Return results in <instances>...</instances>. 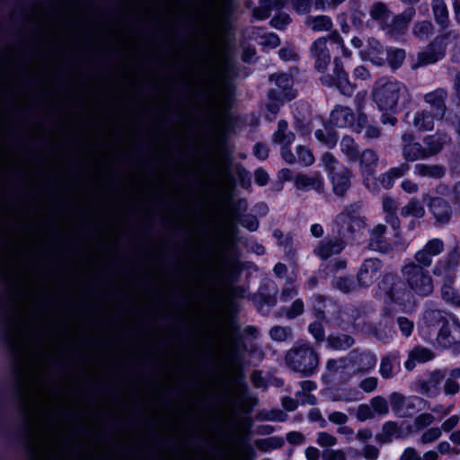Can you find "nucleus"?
I'll list each match as a JSON object with an SVG mask.
<instances>
[{
  "mask_svg": "<svg viewBox=\"0 0 460 460\" xmlns=\"http://www.w3.org/2000/svg\"><path fill=\"white\" fill-rule=\"evenodd\" d=\"M449 141L447 135H427L418 140L412 134L402 136V153L408 162L423 161L438 155Z\"/></svg>",
  "mask_w": 460,
  "mask_h": 460,
  "instance_id": "obj_1",
  "label": "nucleus"
},
{
  "mask_svg": "<svg viewBox=\"0 0 460 460\" xmlns=\"http://www.w3.org/2000/svg\"><path fill=\"white\" fill-rule=\"evenodd\" d=\"M285 358L291 369L305 376L312 375L319 365V355L309 344L293 347L287 352Z\"/></svg>",
  "mask_w": 460,
  "mask_h": 460,
  "instance_id": "obj_2",
  "label": "nucleus"
},
{
  "mask_svg": "<svg viewBox=\"0 0 460 460\" xmlns=\"http://www.w3.org/2000/svg\"><path fill=\"white\" fill-rule=\"evenodd\" d=\"M414 261L402 268V275L411 290L419 296H429L433 292L434 284L429 271Z\"/></svg>",
  "mask_w": 460,
  "mask_h": 460,
  "instance_id": "obj_3",
  "label": "nucleus"
},
{
  "mask_svg": "<svg viewBox=\"0 0 460 460\" xmlns=\"http://www.w3.org/2000/svg\"><path fill=\"white\" fill-rule=\"evenodd\" d=\"M322 161L331 175L335 194L343 197L350 187L352 176L350 170L341 165L330 153H325L322 157Z\"/></svg>",
  "mask_w": 460,
  "mask_h": 460,
  "instance_id": "obj_4",
  "label": "nucleus"
},
{
  "mask_svg": "<svg viewBox=\"0 0 460 460\" xmlns=\"http://www.w3.org/2000/svg\"><path fill=\"white\" fill-rule=\"evenodd\" d=\"M402 95V86L395 82H388L376 88L373 96L379 108L384 111H393Z\"/></svg>",
  "mask_w": 460,
  "mask_h": 460,
  "instance_id": "obj_5",
  "label": "nucleus"
},
{
  "mask_svg": "<svg viewBox=\"0 0 460 460\" xmlns=\"http://www.w3.org/2000/svg\"><path fill=\"white\" fill-rule=\"evenodd\" d=\"M444 249L443 241L438 238H433L428 241L423 248L415 253L414 262L423 267H429L432 263V258L442 253Z\"/></svg>",
  "mask_w": 460,
  "mask_h": 460,
  "instance_id": "obj_6",
  "label": "nucleus"
},
{
  "mask_svg": "<svg viewBox=\"0 0 460 460\" xmlns=\"http://www.w3.org/2000/svg\"><path fill=\"white\" fill-rule=\"evenodd\" d=\"M382 261L378 259H367L361 265L358 273V283L361 287H369L381 275Z\"/></svg>",
  "mask_w": 460,
  "mask_h": 460,
  "instance_id": "obj_7",
  "label": "nucleus"
},
{
  "mask_svg": "<svg viewBox=\"0 0 460 460\" xmlns=\"http://www.w3.org/2000/svg\"><path fill=\"white\" fill-rule=\"evenodd\" d=\"M447 92L443 88H438L424 95L425 102L430 107L431 112L438 120L443 119L447 113Z\"/></svg>",
  "mask_w": 460,
  "mask_h": 460,
  "instance_id": "obj_8",
  "label": "nucleus"
},
{
  "mask_svg": "<svg viewBox=\"0 0 460 460\" xmlns=\"http://www.w3.org/2000/svg\"><path fill=\"white\" fill-rule=\"evenodd\" d=\"M438 343L449 349L460 344V323L457 322L444 323L437 337Z\"/></svg>",
  "mask_w": 460,
  "mask_h": 460,
  "instance_id": "obj_9",
  "label": "nucleus"
},
{
  "mask_svg": "<svg viewBox=\"0 0 460 460\" xmlns=\"http://www.w3.org/2000/svg\"><path fill=\"white\" fill-rule=\"evenodd\" d=\"M445 54L443 40L436 38L425 50L418 55V61L415 67L429 65L437 62Z\"/></svg>",
  "mask_w": 460,
  "mask_h": 460,
  "instance_id": "obj_10",
  "label": "nucleus"
},
{
  "mask_svg": "<svg viewBox=\"0 0 460 460\" xmlns=\"http://www.w3.org/2000/svg\"><path fill=\"white\" fill-rule=\"evenodd\" d=\"M429 207L438 224H447L453 215L448 201L439 197H428Z\"/></svg>",
  "mask_w": 460,
  "mask_h": 460,
  "instance_id": "obj_11",
  "label": "nucleus"
},
{
  "mask_svg": "<svg viewBox=\"0 0 460 460\" xmlns=\"http://www.w3.org/2000/svg\"><path fill=\"white\" fill-rule=\"evenodd\" d=\"M349 364L355 368V373L365 374L374 368L376 357L369 352L352 350L348 357Z\"/></svg>",
  "mask_w": 460,
  "mask_h": 460,
  "instance_id": "obj_12",
  "label": "nucleus"
},
{
  "mask_svg": "<svg viewBox=\"0 0 460 460\" xmlns=\"http://www.w3.org/2000/svg\"><path fill=\"white\" fill-rule=\"evenodd\" d=\"M312 53L315 58L314 66L319 72H324L331 61L327 48V39L319 38L314 42Z\"/></svg>",
  "mask_w": 460,
  "mask_h": 460,
  "instance_id": "obj_13",
  "label": "nucleus"
},
{
  "mask_svg": "<svg viewBox=\"0 0 460 460\" xmlns=\"http://www.w3.org/2000/svg\"><path fill=\"white\" fill-rule=\"evenodd\" d=\"M445 371L442 369L432 370L428 379L420 380L417 385L423 395L430 396L434 392L438 391L441 383L445 380Z\"/></svg>",
  "mask_w": 460,
  "mask_h": 460,
  "instance_id": "obj_14",
  "label": "nucleus"
},
{
  "mask_svg": "<svg viewBox=\"0 0 460 460\" xmlns=\"http://www.w3.org/2000/svg\"><path fill=\"white\" fill-rule=\"evenodd\" d=\"M414 169L419 177L431 180H441L447 173V168L441 164L420 163Z\"/></svg>",
  "mask_w": 460,
  "mask_h": 460,
  "instance_id": "obj_15",
  "label": "nucleus"
},
{
  "mask_svg": "<svg viewBox=\"0 0 460 460\" xmlns=\"http://www.w3.org/2000/svg\"><path fill=\"white\" fill-rule=\"evenodd\" d=\"M413 15V9L395 15L393 20L386 24L385 31L392 36L403 34L412 20Z\"/></svg>",
  "mask_w": 460,
  "mask_h": 460,
  "instance_id": "obj_16",
  "label": "nucleus"
},
{
  "mask_svg": "<svg viewBox=\"0 0 460 460\" xmlns=\"http://www.w3.org/2000/svg\"><path fill=\"white\" fill-rule=\"evenodd\" d=\"M322 80L328 85H336L343 93H349L351 90L346 73L342 66L337 63H335L333 74L323 76Z\"/></svg>",
  "mask_w": 460,
  "mask_h": 460,
  "instance_id": "obj_17",
  "label": "nucleus"
},
{
  "mask_svg": "<svg viewBox=\"0 0 460 460\" xmlns=\"http://www.w3.org/2000/svg\"><path fill=\"white\" fill-rule=\"evenodd\" d=\"M459 264V253L456 250L450 252L446 260L441 262V268L437 269L435 273L447 279L449 282H454L456 278L455 270Z\"/></svg>",
  "mask_w": 460,
  "mask_h": 460,
  "instance_id": "obj_18",
  "label": "nucleus"
},
{
  "mask_svg": "<svg viewBox=\"0 0 460 460\" xmlns=\"http://www.w3.org/2000/svg\"><path fill=\"white\" fill-rule=\"evenodd\" d=\"M355 116L348 107L338 106L331 114V122L338 128H346L354 123Z\"/></svg>",
  "mask_w": 460,
  "mask_h": 460,
  "instance_id": "obj_19",
  "label": "nucleus"
},
{
  "mask_svg": "<svg viewBox=\"0 0 460 460\" xmlns=\"http://www.w3.org/2000/svg\"><path fill=\"white\" fill-rule=\"evenodd\" d=\"M402 437V428L395 421H386L382 427V431L376 436L377 442L381 444L390 443L394 438Z\"/></svg>",
  "mask_w": 460,
  "mask_h": 460,
  "instance_id": "obj_20",
  "label": "nucleus"
},
{
  "mask_svg": "<svg viewBox=\"0 0 460 460\" xmlns=\"http://www.w3.org/2000/svg\"><path fill=\"white\" fill-rule=\"evenodd\" d=\"M345 247V243L342 240H330L328 242H323L315 249V253L322 258L326 260L333 254L340 253Z\"/></svg>",
  "mask_w": 460,
  "mask_h": 460,
  "instance_id": "obj_21",
  "label": "nucleus"
},
{
  "mask_svg": "<svg viewBox=\"0 0 460 460\" xmlns=\"http://www.w3.org/2000/svg\"><path fill=\"white\" fill-rule=\"evenodd\" d=\"M385 232L386 226L385 225H377L371 232L370 245L382 252L391 251V246L385 238Z\"/></svg>",
  "mask_w": 460,
  "mask_h": 460,
  "instance_id": "obj_22",
  "label": "nucleus"
},
{
  "mask_svg": "<svg viewBox=\"0 0 460 460\" xmlns=\"http://www.w3.org/2000/svg\"><path fill=\"white\" fill-rule=\"evenodd\" d=\"M285 3L286 0H261L260 5L253 10V14L258 19H266L272 11L281 9Z\"/></svg>",
  "mask_w": 460,
  "mask_h": 460,
  "instance_id": "obj_23",
  "label": "nucleus"
},
{
  "mask_svg": "<svg viewBox=\"0 0 460 460\" xmlns=\"http://www.w3.org/2000/svg\"><path fill=\"white\" fill-rule=\"evenodd\" d=\"M328 346L335 350H346L355 344V339L345 333L329 335L327 337Z\"/></svg>",
  "mask_w": 460,
  "mask_h": 460,
  "instance_id": "obj_24",
  "label": "nucleus"
},
{
  "mask_svg": "<svg viewBox=\"0 0 460 460\" xmlns=\"http://www.w3.org/2000/svg\"><path fill=\"white\" fill-rule=\"evenodd\" d=\"M390 15L391 12L388 6L382 2L374 4L370 9L371 18L379 22L384 30L386 29V24L389 23Z\"/></svg>",
  "mask_w": 460,
  "mask_h": 460,
  "instance_id": "obj_25",
  "label": "nucleus"
},
{
  "mask_svg": "<svg viewBox=\"0 0 460 460\" xmlns=\"http://www.w3.org/2000/svg\"><path fill=\"white\" fill-rule=\"evenodd\" d=\"M437 119L429 111H422L416 113L413 125L420 130H432L434 128V119Z\"/></svg>",
  "mask_w": 460,
  "mask_h": 460,
  "instance_id": "obj_26",
  "label": "nucleus"
},
{
  "mask_svg": "<svg viewBox=\"0 0 460 460\" xmlns=\"http://www.w3.org/2000/svg\"><path fill=\"white\" fill-rule=\"evenodd\" d=\"M307 24L314 31H330L333 26L332 19L327 15L310 16Z\"/></svg>",
  "mask_w": 460,
  "mask_h": 460,
  "instance_id": "obj_27",
  "label": "nucleus"
},
{
  "mask_svg": "<svg viewBox=\"0 0 460 460\" xmlns=\"http://www.w3.org/2000/svg\"><path fill=\"white\" fill-rule=\"evenodd\" d=\"M432 10L435 20L443 29L448 25V11L443 0H434Z\"/></svg>",
  "mask_w": 460,
  "mask_h": 460,
  "instance_id": "obj_28",
  "label": "nucleus"
},
{
  "mask_svg": "<svg viewBox=\"0 0 460 460\" xmlns=\"http://www.w3.org/2000/svg\"><path fill=\"white\" fill-rule=\"evenodd\" d=\"M293 139L294 134L288 131L287 122L284 120L279 121L278 125V130L273 136L274 142L283 146H287L293 141Z\"/></svg>",
  "mask_w": 460,
  "mask_h": 460,
  "instance_id": "obj_29",
  "label": "nucleus"
},
{
  "mask_svg": "<svg viewBox=\"0 0 460 460\" xmlns=\"http://www.w3.org/2000/svg\"><path fill=\"white\" fill-rule=\"evenodd\" d=\"M295 184L298 189H305L307 187L321 188L323 186L322 179L319 174L313 177H308L305 174H298L296 177Z\"/></svg>",
  "mask_w": 460,
  "mask_h": 460,
  "instance_id": "obj_30",
  "label": "nucleus"
},
{
  "mask_svg": "<svg viewBox=\"0 0 460 460\" xmlns=\"http://www.w3.org/2000/svg\"><path fill=\"white\" fill-rule=\"evenodd\" d=\"M435 358V353L425 347L422 346H416L411 352H410V358L411 360H416L420 363H425L428 361L432 360Z\"/></svg>",
  "mask_w": 460,
  "mask_h": 460,
  "instance_id": "obj_31",
  "label": "nucleus"
},
{
  "mask_svg": "<svg viewBox=\"0 0 460 460\" xmlns=\"http://www.w3.org/2000/svg\"><path fill=\"white\" fill-rule=\"evenodd\" d=\"M377 164V155L372 150H365L360 156V165L367 174L374 172V168Z\"/></svg>",
  "mask_w": 460,
  "mask_h": 460,
  "instance_id": "obj_32",
  "label": "nucleus"
},
{
  "mask_svg": "<svg viewBox=\"0 0 460 460\" xmlns=\"http://www.w3.org/2000/svg\"><path fill=\"white\" fill-rule=\"evenodd\" d=\"M409 170L407 164H402L397 167L390 169L383 175L382 181L386 182V186H391L394 179L402 177Z\"/></svg>",
  "mask_w": 460,
  "mask_h": 460,
  "instance_id": "obj_33",
  "label": "nucleus"
},
{
  "mask_svg": "<svg viewBox=\"0 0 460 460\" xmlns=\"http://www.w3.org/2000/svg\"><path fill=\"white\" fill-rule=\"evenodd\" d=\"M424 320L427 325L433 327L448 323L442 311L434 309H429L425 312Z\"/></svg>",
  "mask_w": 460,
  "mask_h": 460,
  "instance_id": "obj_34",
  "label": "nucleus"
},
{
  "mask_svg": "<svg viewBox=\"0 0 460 460\" xmlns=\"http://www.w3.org/2000/svg\"><path fill=\"white\" fill-rule=\"evenodd\" d=\"M452 284L453 282H449L447 279H444V284L441 288L442 296L445 300L459 305L460 296L456 293Z\"/></svg>",
  "mask_w": 460,
  "mask_h": 460,
  "instance_id": "obj_35",
  "label": "nucleus"
},
{
  "mask_svg": "<svg viewBox=\"0 0 460 460\" xmlns=\"http://www.w3.org/2000/svg\"><path fill=\"white\" fill-rule=\"evenodd\" d=\"M433 32V25L429 21L418 22L414 24L413 33L420 39H427Z\"/></svg>",
  "mask_w": 460,
  "mask_h": 460,
  "instance_id": "obj_36",
  "label": "nucleus"
},
{
  "mask_svg": "<svg viewBox=\"0 0 460 460\" xmlns=\"http://www.w3.org/2000/svg\"><path fill=\"white\" fill-rule=\"evenodd\" d=\"M424 208L416 199L411 200L405 207L402 208V214L403 216L421 217L424 216Z\"/></svg>",
  "mask_w": 460,
  "mask_h": 460,
  "instance_id": "obj_37",
  "label": "nucleus"
},
{
  "mask_svg": "<svg viewBox=\"0 0 460 460\" xmlns=\"http://www.w3.org/2000/svg\"><path fill=\"white\" fill-rule=\"evenodd\" d=\"M370 405L374 413L385 415L389 411V405L385 398L382 396H375L370 401Z\"/></svg>",
  "mask_w": 460,
  "mask_h": 460,
  "instance_id": "obj_38",
  "label": "nucleus"
},
{
  "mask_svg": "<svg viewBox=\"0 0 460 460\" xmlns=\"http://www.w3.org/2000/svg\"><path fill=\"white\" fill-rule=\"evenodd\" d=\"M442 436V430L438 427H432L426 429L420 436V443L423 445L431 444Z\"/></svg>",
  "mask_w": 460,
  "mask_h": 460,
  "instance_id": "obj_39",
  "label": "nucleus"
},
{
  "mask_svg": "<svg viewBox=\"0 0 460 460\" xmlns=\"http://www.w3.org/2000/svg\"><path fill=\"white\" fill-rule=\"evenodd\" d=\"M316 443L321 447L329 448L337 445L338 438L329 432L321 431L317 434Z\"/></svg>",
  "mask_w": 460,
  "mask_h": 460,
  "instance_id": "obj_40",
  "label": "nucleus"
},
{
  "mask_svg": "<svg viewBox=\"0 0 460 460\" xmlns=\"http://www.w3.org/2000/svg\"><path fill=\"white\" fill-rule=\"evenodd\" d=\"M435 421V417L429 412H424L417 417H415L413 424L416 429V430H422L428 427H429L431 424H433Z\"/></svg>",
  "mask_w": 460,
  "mask_h": 460,
  "instance_id": "obj_41",
  "label": "nucleus"
},
{
  "mask_svg": "<svg viewBox=\"0 0 460 460\" xmlns=\"http://www.w3.org/2000/svg\"><path fill=\"white\" fill-rule=\"evenodd\" d=\"M342 152L345 153L350 160L358 158V150L354 140L350 137H344L341 142Z\"/></svg>",
  "mask_w": 460,
  "mask_h": 460,
  "instance_id": "obj_42",
  "label": "nucleus"
},
{
  "mask_svg": "<svg viewBox=\"0 0 460 460\" xmlns=\"http://www.w3.org/2000/svg\"><path fill=\"white\" fill-rule=\"evenodd\" d=\"M270 333L274 341H284L292 335V329L290 327L274 326Z\"/></svg>",
  "mask_w": 460,
  "mask_h": 460,
  "instance_id": "obj_43",
  "label": "nucleus"
},
{
  "mask_svg": "<svg viewBox=\"0 0 460 460\" xmlns=\"http://www.w3.org/2000/svg\"><path fill=\"white\" fill-rule=\"evenodd\" d=\"M334 287L341 292L348 294L353 290L354 284L350 278L341 276L338 277L333 283Z\"/></svg>",
  "mask_w": 460,
  "mask_h": 460,
  "instance_id": "obj_44",
  "label": "nucleus"
},
{
  "mask_svg": "<svg viewBox=\"0 0 460 460\" xmlns=\"http://www.w3.org/2000/svg\"><path fill=\"white\" fill-rule=\"evenodd\" d=\"M405 58V52L402 49L391 50L388 53V62L393 68L399 67Z\"/></svg>",
  "mask_w": 460,
  "mask_h": 460,
  "instance_id": "obj_45",
  "label": "nucleus"
},
{
  "mask_svg": "<svg viewBox=\"0 0 460 460\" xmlns=\"http://www.w3.org/2000/svg\"><path fill=\"white\" fill-rule=\"evenodd\" d=\"M356 416L358 420L365 421L367 420L373 419L375 417V413L370 404H360L357 409Z\"/></svg>",
  "mask_w": 460,
  "mask_h": 460,
  "instance_id": "obj_46",
  "label": "nucleus"
},
{
  "mask_svg": "<svg viewBox=\"0 0 460 460\" xmlns=\"http://www.w3.org/2000/svg\"><path fill=\"white\" fill-rule=\"evenodd\" d=\"M323 460H347V455L342 449H326L322 454Z\"/></svg>",
  "mask_w": 460,
  "mask_h": 460,
  "instance_id": "obj_47",
  "label": "nucleus"
},
{
  "mask_svg": "<svg viewBox=\"0 0 460 460\" xmlns=\"http://www.w3.org/2000/svg\"><path fill=\"white\" fill-rule=\"evenodd\" d=\"M309 332L318 342H322L324 341L325 332L321 323L314 322L313 323H311L309 325Z\"/></svg>",
  "mask_w": 460,
  "mask_h": 460,
  "instance_id": "obj_48",
  "label": "nucleus"
},
{
  "mask_svg": "<svg viewBox=\"0 0 460 460\" xmlns=\"http://www.w3.org/2000/svg\"><path fill=\"white\" fill-rule=\"evenodd\" d=\"M443 390L446 395H455L460 392V383L447 377L445 380Z\"/></svg>",
  "mask_w": 460,
  "mask_h": 460,
  "instance_id": "obj_49",
  "label": "nucleus"
},
{
  "mask_svg": "<svg viewBox=\"0 0 460 460\" xmlns=\"http://www.w3.org/2000/svg\"><path fill=\"white\" fill-rule=\"evenodd\" d=\"M345 367L346 358H344L340 359H329L326 363V369L332 374H336L341 369H344Z\"/></svg>",
  "mask_w": 460,
  "mask_h": 460,
  "instance_id": "obj_50",
  "label": "nucleus"
},
{
  "mask_svg": "<svg viewBox=\"0 0 460 460\" xmlns=\"http://www.w3.org/2000/svg\"><path fill=\"white\" fill-rule=\"evenodd\" d=\"M397 323L399 325V328H400L402 333L405 337H409L411 334L413 327H414L413 322H411V320H409L406 317L401 316L397 319Z\"/></svg>",
  "mask_w": 460,
  "mask_h": 460,
  "instance_id": "obj_51",
  "label": "nucleus"
},
{
  "mask_svg": "<svg viewBox=\"0 0 460 460\" xmlns=\"http://www.w3.org/2000/svg\"><path fill=\"white\" fill-rule=\"evenodd\" d=\"M378 380L376 377L369 376L360 381L358 386L366 393H372L377 387Z\"/></svg>",
  "mask_w": 460,
  "mask_h": 460,
  "instance_id": "obj_52",
  "label": "nucleus"
},
{
  "mask_svg": "<svg viewBox=\"0 0 460 460\" xmlns=\"http://www.w3.org/2000/svg\"><path fill=\"white\" fill-rule=\"evenodd\" d=\"M379 454L378 447L371 444L366 445L362 449V455L366 460H377Z\"/></svg>",
  "mask_w": 460,
  "mask_h": 460,
  "instance_id": "obj_53",
  "label": "nucleus"
},
{
  "mask_svg": "<svg viewBox=\"0 0 460 460\" xmlns=\"http://www.w3.org/2000/svg\"><path fill=\"white\" fill-rule=\"evenodd\" d=\"M297 155L299 161L304 163L305 165H311L314 161V157L311 151L302 146L297 147Z\"/></svg>",
  "mask_w": 460,
  "mask_h": 460,
  "instance_id": "obj_54",
  "label": "nucleus"
},
{
  "mask_svg": "<svg viewBox=\"0 0 460 460\" xmlns=\"http://www.w3.org/2000/svg\"><path fill=\"white\" fill-rule=\"evenodd\" d=\"M380 374L384 378H389L393 374V363L389 357H385L381 360Z\"/></svg>",
  "mask_w": 460,
  "mask_h": 460,
  "instance_id": "obj_55",
  "label": "nucleus"
},
{
  "mask_svg": "<svg viewBox=\"0 0 460 460\" xmlns=\"http://www.w3.org/2000/svg\"><path fill=\"white\" fill-rule=\"evenodd\" d=\"M400 460H420V455L416 448L412 447H407L402 452Z\"/></svg>",
  "mask_w": 460,
  "mask_h": 460,
  "instance_id": "obj_56",
  "label": "nucleus"
},
{
  "mask_svg": "<svg viewBox=\"0 0 460 460\" xmlns=\"http://www.w3.org/2000/svg\"><path fill=\"white\" fill-rule=\"evenodd\" d=\"M303 311H304V303L302 302V300L297 299L292 304L291 307L287 312V316H288V318L292 319V318L301 314L303 313Z\"/></svg>",
  "mask_w": 460,
  "mask_h": 460,
  "instance_id": "obj_57",
  "label": "nucleus"
},
{
  "mask_svg": "<svg viewBox=\"0 0 460 460\" xmlns=\"http://www.w3.org/2000/svg\"><path fill=\"white\" fill-rule=\"evenodd\" d=\"M383 208L389 215H394L397 211L396 201L389 196L383 199Z\"/></svg>",
  "mask_w": 460,
  "mask_h": 460,
  "instance_id": "obj_58",
  "label": "nucleus"
},
{
  "mask_svg": "<svg viewBox=\"0 0 460 460\" xmlns=\"http://www.w3.org/2000/svg\"><path fill=\"white\" fill-rule=\"evenodd\" d=\"M328 420L333 424L341 426V425H344L348 421L349 417L343 412L333 411L329 414Z\"/></svg>",
  "mask_w": 460,
  "mask_h": 460,
  "instance_id": "obj_59",
  "label": "nucleus"
},
{
  "mask_svg": "<svg viewBox=\"0 0 460 460\" xmlns=\"http://www.w3.org/2000/svg\"><path fill=\"white\" fill-rule=\"evenodd\" d=\"M459 420L460 417L458 415H452L442 423L440 429L445 432H449L458 425Z\"/></svg>",
  "mask_w": 460,
  "mask_h": 460,
  "instance_id": "obj_60",
  "label": "nucleus"
},
{
  "mask_svg": "<svg viewBox=\"0 0 460 460\" xmlns=\"http://www.w3.org/2000/svg\"><path fill=\"white\" fill-rule=\"evenodd\" d=\"M287 440L291 445H300L305 441V437L301 432L292 431L287 435Z\"/></svg>",
  "mask_w": 460,
  "mask_h": 460,
  "instance_id": "obj_61",
  "label": "nucleus"
},
{
  "mask_svg": "<svg viewBox=\"0 0 460 460\" xmlns=\"http://www.w3.org/2000/svg\"><path fill=\"white\" fill-rule=\"evenodd\" d=\"M294 8L298 13H307L311 8L312 0H292Z\"/></svg>",
  "mask_w": 460,
  "mask_h": 460,
  "instance_id": "obj_62",
  "label": "nucleus"
},
{
  "mask_svg": "<svg viewBox=\"0 0 460 460\" xmlns=\"http://www.w3.org/2000/svg\"><path fill=\"white\" fill-rule=\"evenodd\" d=\"M290 18L288 14H279L272 18L270 23L277 29H282L285 25L288 24Z\"/></svg>",
  "mask_w": 460,
  "mask_h": 460,
  "instance_id": "obj_63",
  "label": "nucleus"
},
{
  "mask_svg": "<svg viewBox=\"0 0 460 460\" xmlns=\"http://www.w3.org/2000/svg\"><path fill=\"white\" fill-rule=\"evenodd\" d=\"M305 454L307 460H318L321 456L320 450L312 446L305 449Z\"/></svg>",
  "mask_w": 460,
  "mask_h": 460,
  "instance_id": "obj_64",
  "label": "nucleus"
}]
</instances>
